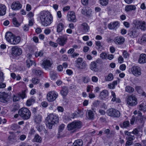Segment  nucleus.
Wrapping results in <instances>:
<instances>
[{
  "instance_id": "obj_1",
  "label": "nucleus",
  "mask_w": 146,
  "mask_h": 146,
  "mask_svg": "<svg viewBox=\"0 0 146 146\" xmlns=\"http://www.w3.org/2000/svg\"><path fill=\"white\" fill-rule=\"evenodd\" d=\"M39 17L42 25L44 27L50 25L53 21V18L50 13L48 11H41L39 15Z\"/></svg>"
},
{
  "instance_id": "obj_2",
  "label": "nucleus",
  "mask_w": 146,
  "mask_h": 146,
  "mask_svg": "<svg viewBox=\"0 0 146 146\" xmlns=\"http://www.w3.org/2000/svg\"><path fill=\"white\" fill-rule=\"evenodd\" d=\"M59 119L58 116L55 114L50 113L46 118V124L47 127L52 128L56 122H58Z\"/></svg>"
},
{
  "instance_id": "obj_3",
  "label": "nucleus",
  "mask_w": 146,
  "mask_h": 146,
  "mask_svg": "<svg viewBox=\"0 0 146 146\" xmlns=\"http://www.w3.org/2000/svg\"><path fill=\"white\" fill-rule=\"evenodd\" d=\"M19 116L23 119H29L31 115L30 110L26 108H23L20 109L18 111Z\"/></svg>"
},
{
  "instance_id": "obj_4",
  "label": "nucleus",
  "mask_w": 146,
  "mask_h": 146,
  "mask_svg": "<svg viewBox=\"0 0 146 146\" xmlns=\"http://www.w3.org/2000/svg\"><path fill=\"white\" fill-rule=\"evenodd\" d=\"M133 23L137 28H139L142 30H146V23L144 21H139L137 20H134Z\"/></svg>"
},
{
  "instance_id": "obj_5",
  "label": "nucleus",
  "mask_w": 146,
  "mask_h": 146,
  "mask_svg": "<svg viewBox=\"0 0 146 146\" xmlns=\"http://www.w3.org/2000/svg\"><path fill=\"white\" fill-rule=\"evenodd\" d=\"M53 64V62L50 58L44 59L41 65L43 68L45 70L49 69L50 68L52 67Z\"/></svg>"
},
{
  "instance_id": "obj_6",
  "label": "nucleus",
  "mask_w": 146,
  "mask_h": 146,
  "mask_svg": "<svg viewBox=\"0 0 146 146\" xmlns=\"http://www.w3.org/2000/svg\"><path fill=\"white\" fill-rule=\"evenodd\" d=\"M108 115L111 117H118L120 116V113L118 110L113 108H110L107 111Z\"/></svg>"
},
{
  "instance_id": "obj_7",
  "label": "nucleus",
  "mask_w": 146,
  "mask_h": 146,
  "mask_svg": "<svg viewBox=\"0 0 146 146\" xmlns=\"http://www.w3.org/2000/svg\"><path fill=\"white\" fill-rule=\"evenodd\" d=\"M127 103L130 106H134L137 103V99L134 95H130L128 97Z\"/></svg>"
},
{
  "instance_id": "obj_8",
  "label": "nucleus",
  "mask_w": 146,
  "mask_h": 146,
  "mask_svg": "<svg viewBox=\"0 0 146 146\" xmlns=\"http://www.w3.org/2000/svg\"><path fill=\"white\" fill-rule=\"evenodd\" d=\"M58 94L54 91L49 92L47 95V99L49 102H52L55 100L58 96Z\"/></svg>"
},
{
  "instance_id": "obj_9",
  "label": "nucleus",
  "mask_w": 146,
  "mask_h": 146,
  "mask_svg": "<svg viewBox=\"0 0 146 146\" xmlns=\"http://www.w3.org/2000/svg\"><path fill=\"white\" fill-rule=\"evenodd\" d=\"M132 74L136 77L140 76L141 74V68L138 66H133L131 68Z\"/></svg>"
},
{
  "instance_id": "obj_10",
  "label": "nucleus",
  "mask_w": 146,
  "mask_h": 146,
  "mask_svg": "<svg viewBox=\"0 0 146 146\" xmlns=\"http://www.w3.org/2000/svg\"><path fill=\"white\" fill-rule=\"evenodd\" d=\"M11 50L12 54L14 56H19L22 53L21 49L17 46H13L11 48Z\"/></svg>"
},
{
  "instance_id": "obj_11",
  "label": "nucleus",
  "mask_w": 146,
  "mask_h": 146,
  "mask_svg": "<svg viewBox=\"0 0 146 146\" xmlns=\"http://www.w3.org/2000/svg\"><path fill=\"white\" fill-rule=\"evenodd\" d=\"M10 97L8 94L5 92L0 93V100L1 102L6 103L7 102L10 100Z\"/></svg>"
},
{
  "instance_id": "obj_12",
  "label": "nucleus",
  "mask_w": 146,
  "mask_h": 146,
  "mask_svg": "<svg viewBox=\"0 0 146 146\" xmlns=\"http://www.w3.org/2000/svg\"><path fill=\"white\" fill-rule=\"evenodd\" d=\"M99 60H97L96 61H93L91 62L90 64V68L93 71L95 72H98L99 69L97 67V63L98 62Z\"/></svg>"
},
{
  "instance_id": "obj_13",
  "label": "nucleus",
  "mask_w": 146,
  "mask_h": 146,
  "mask_svg": "<svg viewBox=\"0 0 146 146\" xmlns=\"http://www.w3.org/2000/svg\"><path fill=\"white\" fill-rule=\"evenodd\" d=\"M68 20L69 21L75 22L76 21V19L74 13L73 11L69 12L67 15Z\"/></svg>"
},
{
  "instance_id": "obj_14",
  "label": "nucleus",
  "mask_w": 146,
  "mask_h": 146,
  "mask_svg": "<svg viewBox=\"0 0 146 146\" xmlns=\"http://www.w3.org/2000/svg\"><path fill=\"white\" fill-rule=\"evenodd\" d=\"M82 123L80 121H73L71 123L68 124L67 128H80L82 127Z\"/></svg>"
},
{
  "instance_id": "obj_15",
  "label": "nucleus",
  "mask_w": 146,
  "mask_h": 146,
  "mask_svg": "<svg viewBox=\"0 0 146 146\" xmlns=\"http://www.w3.org/2000/svg\"><path fill=\"white\" fill-rule=\"evenodd\" d=\"M66 36H60L57 40V42L60 45L62 46L66 43Z\"/></svg>"
},
{
  "instance_id": "obj_16",
  "label": "nucleus",
  "mask_w": 146,
  "mask_h": 146,
  "mask_svg": "<svg viewBox=\"0 0 146 146\" xmlns=\"http://www.w3.org/2000/svg\"><path fill=\"white\" fill-rule=\"evenodd\" d=\"M22 7V5L19 1L13 2L11 5L12 9L14 10H19Z\"/></svg>"
},
{
  "instance_id": "obj_17",
  "label": "nucleus",
  "mask_w": 146,
  "mask_h": 146,
  "mask_svg": "<svg viewBox=\"0 0 146 146\" xmlns=\"http://www.w3.org/2000/svg\"><path fill=\"white\" fill-rule=\"evenodd\" d=\"M125 40V38L122 36L116 37L114 40V42L116 44L119 45L123 44Z\"/></svg>"
},
{
  "instance_id": "obj_18",
  "label": "nucleus",
  "mask_w": 146,
  "mask_h": 146,
  "mask_svg": "<svg viewBox=\"0 0 146 146\" xmlns=\"http://www.w3.org/2000/svg\"><path fill=\"white\" fill-rule=\"evenodd\" d=\"M80 29L82 32L87 33L89 31L90 27L87 23H84L81 24Z\"/></svg>"
},
{
  "instance_id": "obj_19",
  "label": "nucleus",
  "mask_w": 146,
  "mask_h": 146,
  "mask_svg": "<svg viewBox=\"0 0 146 146\" xmlns=\"http://www.w3.org/2000/svg\"><path fill=\"white\" fill-rule=\"evenodd\" d=\"M109 92L106 90H102L100 93L99 96L100 98L102 100H104L108 96Z\"/></svg>"
},
{
  "instance_id": "obj_20",
  "label": "nucleus",
  "mask_w": 146,
  "mask_h": 146,
  "mask_svg": "<svg viewBox=\"0 0 146 146\" xmlns=\"http://www.w3.org/2000/svg\"><path fill=\"white\" fill-rule=\"evenodd\" d=\"M82 13L85 15H90L91 14V10L88 7H84L82 9Z\"/></svg>"
},
{
  "instance_id": "obj_21",
  "label": "nucleus",
  "mask_w": 146,
  "mask_h": 146,
  "mask_svg": "<svg viewBox=\"0 0 146 146\" xmlns=\"http://www.w3.org/2000/svg\"><path fill=\"white\" fill-rule=\"evenodd\" d=\"M138 62L140 64H143L146 63V54H140L138 59Z\"/></svg>"
},
{
  "instance_id": "obj_22",
  "label": "nucleus",
  "mask_w": 146,
  "mask_h": 146,
  "mask_svg": "<svg viewBox=\"0 0 146 146\" xmlns=\"http://www.w3.org/2000/svg\"><path fill=\"white\" fill-rule=\"evenodd\" d=\"M9 133L11 134L8 138V139L10 143H13L17 141V138L15 135L14 134V132L10 131Z\"/></svg>"
},
{
  "instance_id": "obj_23",
  "label": "nucleus",
  "mask_w": 146,
  "mask_h": 146,
  "mask_svg": "<svg viewBox=\"0 0 146 146\" xmlns=\"http://www.w3.org/2000/svg\"><path fill=\"white\" fill-rule=\"evenodd\" d=\"M14 35L11 32H7L6 33L5 38L6 40L10 43L11 42V40L13 38Z\"/></svg>"
},
{
  "instance_id": "obj_24",
  "label": "nucleus",
  "mask_w": 146,
  "mask_h": 146,
  "mask_svg": "<svg viewBox=\"0 0 146 146\" xmlns=\"http://www.w3.org/2000/svg\"><path fill=\"white\" fill-rule=\"evenodd\" d=\"M20 37L19 36L15 37L14 36L13 39L11 40V43L13 44H17L20 41Z\"/></svg>"
},
{
  "instance_id": "obj_25",
  "label": "nucleus",
  "mask_w": 146,
  "mask_h": 146,
  "mask_svg": "<svg viewBox=\"0 0 146 146\" xmlns=\"http://www.w3.org/2000/svg\"><path fill=\"white\" fill-rule=\"evenodd\" d=\"M35 122L36 123H40L42 119V116L40 114L35 115L34 117Z\"/></svg>"
},
{
  "instance_id": "obj_26",
  "label": "nucleus",
  "mask_w": 146,
  "mask_h": 146,
  "mask_svg": "<svg viewBox=\"0 0 146 146\" xmlns=\"http://www.w3.org/2000/svg\"><path fill=\"white\" fill-rule=\"evenodd\" d=\"M6 8L5 5L0 4V16H3L6 13Z\"/></svg>"
},
{
  "instance_id": "obj_27",
  "label": "nucleus",
  "mask_w": 146,
  "mask_h": 146,
  "mask_svg": "<svg viewBox=\"0 0 146 146\" xmlns=\"http://www.w3.org/2000/svg\"><path fill=\"white\" fill-rule=\"evenodd\" d=\"M119 23L117 21L111 23L108 25V27L110 29H113L117 28L118 26Z\"/></svg>"
},
{
  "instance_id": "obj_28",
  "label": "nucleus",
  "mask_w": 146,
  "mask_h": 146,
  "mask_svg": "<svg viewBox=\"0 0 146 146\" xmlns=\"http://www.w3.org/2000/svg\"><path fill=\"white\" fill-rule=\"evenodd\" d=\"M35 102V98L34 97H31L27 100L26 103V105L27 106H30Z\"/></svg>"
},
{
  "instance_id": "obj_29",
  "label": "nucleus",
  "mask_w": 146,
  "mask_h": 146,
  "mask_svg": "<svg viewBox=\"0 0 146 146\" xmlns=\"http://www.w3.org/2000/svg\"><path fill=\"white\" fill-rule=\"evenodd\" d=\"M61 94L64 97L66 96L68 93V89L67 87L66 86L63 87L61 91Z\"/></svg>"
},
{
  "instance_id": "obj_30",
  "label": "nucleus",
  "mask_w": 146,
  "mask_h": 146,
  "mask_svg": "<svg viewBox=\"0 0 146 146\" xmlns=\"http://www.w3.org/2000/svg\"><path fill=\"white\" fill-rule=\"evenodd\" d=\"M87 116L88 118L90 120H93L94 117V113L91 110L88 111Z\"/></svg>"
},
{
  "instance_id": "obj_31",
  "label": "nucleus",
  "mask_w": 146,
  "mask_h": 146,
  "mask_svg": "<svg viewBox=\"0 0 146 146\" xmlns=\"http://www.w3.org/2000/svg\"><path fill=\"white\" fill-rule=\"evenodd\" d=\"M128 35L132 38H134L137 37V34L136 29H133L132 31L129 32Z\"/></svg>"
},
{
  "instance_id": "obj_32",
  "label": "nucleus",
  "mask_w": 146,
  "mask_h": 146,
  "mask_svg": "<svg viewBox=\"0 0 146 146\" xmlns=\"http://www.w3.org/2000/svg\"><path fill=\"white\" fill-rule=\"evenodd\" d=\"M87 66V64L85 61H83L80 64L76 66V67L79 69L82 70L85 69Z\"/></svg>"
},
{
  "instance_id": "obj_33",
  "label": "nucleus",
  "mask_w": 146,
  "mask_h": 146,
  "mask_svg": "<svg viewBox=\"0 0 146 146\" xmlns=\"http://www.w3.org/2000/svg\"><path fill=\"white\" fill-rule=\"evenodd\" d=\"M32 141L33 142L40 143L42 142L41 138L38 134L35 135L34 138L33 139Z\"/></svg>"
},
{
  "instance_id": "obj_34",
  "label": "nucleus",
  "mask_w": 146,
  "mask_h": 146,
  "mask_svg": "<svg viewBox=\"0 0 146 146\" xmlns=\"http://www.w3.org/2000/svg\"><path fill=\"white\" fill-rule=\"evenodd\" d=\"M64 129V128H59L58 133L59 137H63L65 136L66 133Z\"/></svg>"
},
{
  "instance_id": "obj_35",
  "label": "nucleus",
  "mask_w": 146,
  "mask_h": 146,
  "mask_svg": "<svg viewBox=\"0 0 146 146\" xmlns=\"http://www.w3.org/2000/svg\"><path fill=\"white\" fill-rule=\"evenodd\" d=\"M139 108L140 111H143L144 112L146 111V102L142 103L139 106Z\"/></svg>"
},
{
  "instance_id": "obj_36",
  "label": "nucleus",
  "mask_w": 146,
  "mask_h": 146,
  "mask_svg": "<svg viewBox=\"0 0 146 146\" xmlns=\"http://www.w3.org/2000/svg\"><path fill=\"white\" fill-rule=\"evenodd\" d=\"M136 7L134 5H129L126 6L125 8V11H127L132 10H135L136 9Z\"/></svg>"
},
{
  "instance_id": "obj_37",
  "label": "nucleus",
  "mask_w": 146,
  "mask_h": 146,
  "mask_svg": "<svg viewBox=\"0 0 146 146\" xmlns=\"http://www.w3.org/2000/svg\"><path fill=\"white\" fill-rule=\"evenodd\" d=\"M64 29V25L62 23H59L57 26V32L58 33L61 32Z\"/></svg>"
},
{
  "instance_id": "obj_38",
  "label": "nucleus",
  "mask_w": 146,
  "mask_h": 146,
  "mask_svg": "<svg viewBox=\"0 0 146 146\" xmlns=\"http://www.w3.org/2000/svg\"><path fill=\"white\" fill-rule=\"evenodd\" d=\"M82 141L81 140H78L73 143L72 146H82Z\"/></svg>"
},
{
  "instance_id": "obj_39",
  "label": "nucleus",
  "mask_w": 146,
  "mask_h": 146,
  "mask_svg": "<svg viewBox=\"0 0 146 146\" xmlns=\"http://www.w3.org/2000/svg\"><path fill=\"white\" fill-rule=\"evenodd\" d=\"M125 91L128 93L133 92L134 91V89L130 86H127L125 88Z\"/></svg>"
},
{
  "instance_id": "obj_40",
  "label": "nucleus",
  "mask_w": 146,
  "mask_h": 146,
  "mask_svg": "<svg viewBox=\"0 0 146 146\" xmlns=\"http://www.w3.org/2000/svg\"><path fill=\"white\" fill-rule=\"evenodd\" d=\"M138 120H139V119H138L137 117H136L134 116H133L130 119V123L131 125H133L134 123L137 122Z\"/></svg>"
},
{
  "instance_id": "obj_41",
  "label": "nucleus",
  "mask_w": 146,
  "mask_h": 146,
  "mask_svg": "<svg viewBox=\"0 0 146 146\" xmlns=\"http://www.w3.org/2000/svg\"><path fill=\"white\" fill-rule=\"evenodd\" d=\"M120 125L121 127H122V126H123L124 127H129V121H124L123 123H120Z\"/></svg>"
},
{
  "instance_id": "obj_42",
  "label": "nucleus",
  "mask_w": 146,
  "mask_h": 146,
  "mask_svg": "<svg viewBox=\"0 0 146 146\" xmlns=\"http://www.w3.org/2000/svg\"><path fill=\"white\" fill-rule=\"evenodd\" d=\"M125 134H126V133H127V134L128 135L127 138L129 140L132 141V140H133L135 139V137L134 136L130 135L129 132L127 131H125Z\"/></svg>"
},
{
  "instance_id": "obj_43",
  "label": "nucleus",
  "mask_w": 146,
  "mask_h": 146,
  "mask_svg": "<svg viewBox=\"0 0 146 146\" xmlns=\"http://www.w3.org/2000/svg\"><path fill=\"white\" fill-rule=\"evenodd\" d=\"M50 75L51 79L52 80L55 79L57 77L56 73L53 71H51L50 72Z\"/></svg>"
},
{
  "instance_id": "obj_44",
  "label": "nucleus",
  "mask_w": 146,
  "mask_h": 146,
  "mask_svg": "<svg viewBox=\"0 0 146 146\" xmlns=\"http://www.w3.org/2000/svg\"><path fill=\"white\" fill-rule=\"evenodd\" d=\"M11 108L12 111L15 112L19 109V106L18 104H14L12 105Z\"/></svg>"
},
{
  "instance_id": "obj_45",
  "label": "nucleus",
  "mask_w": 146,
  "mask_h": 146,
  "mask_svg": "<svg viewBox=\"0 0 146 146\" xmlns=\"http://www.w3.org/2000/svg\"><path fill=\"white\" fill-rule=\"evenodd\" d=\"M40 81L39 79L36 78H33L32 79V82L34 84H38Z\"/></svg>"
},
{
  "instance_id": "obj_46",
  "label": "nucleus",
  "mask_w": 146,
  "mask_h": 146,
  "mask_svg": "<svg viewBox=\"0 0 146 146\" xmlns=\"http://www.w3.org/2000/svg\"><path fill=\"white\" fill-rule=\"evenodd\" d=\"M20 98L19 94L17 95H14L13 97V100L14 102H17L20 100Z\"/></svg>"
},
{
  "instance_id": "obj_47",
  "label": "nucleus",
  "mask_w": 146,
  "mask_h": 146,
  "mask_svg": "<svg viewBox=\"0 0 146 146\" xmlns=\"http://www.w3.org/2000/svg\"><path fill=\"white\" fill-rule=\"evenodd\" d=\"M108 0H100V3L103 6H106L108 3Z\"/></svg>"
},
{
  "instance_id": "obj_48",
  "label": "nucleus",
  "mask_w": 146,
  "mask_h": 146,
  "mask_svg": "<svg viewBox=\"0 0 146 146\" xmlns=\"http://www.w3.org/2000/svg\"><path fill=\"white\" fill-rule=\"evenodd\" d=\"M33 71L36 73L37 76H40L42 73V72L41 70H39L35 69L33 70Z\"/></svg>"
},
{
  "instance_id": "obj_49",
  "label": "nucleus",
  "mask_w": 146,
  "mask_h": 146,
  "mask_svg": "<svg viewBox=\"0 0 146 146\" xmlns=\"http://www.w3.org/2000/svg\"><path fill=\"white\" fill-rule=\"evenodd\" d=\"M13 24L16 27H18L20 25V24L18 23L16 18L14 17L13 19Z\"/></svg>"
},
{
  "instance_id": "obj_50",
  "label": "nucleus",
  "mask_w": 146,
  "mask_h": 146,
  "mask_svg": "<svg viewBox=\"0 0 146 146\" xmlns=\"http://www.w3.org/2000/svg\"><path fill=\"white\" fill-rule=\"evenodd\" d=\"M113 78V75L112 74H109L106 79L107 81H111L112 80Z\"/></svg>"
},
{
  "instance_id": "obj_51",
  "label": "nucleus",
  "mask_w": 146,
  "mask_h": 146,
  "mask_svg": "<svg viewBox=\"0 0 146 146\" xmlns=\"http://www.w3.org/2000/svg\"><path fill=\"white\" fill-rule=\"evenodd\" d=\"M111 101L113 102H115V103H119L121 102V101L120 99L119 98H112L111 99Z\"/></svg>"
},
{
  "instance_id": "obj_52",
  "label": "nucleus",
  "mask_w": 146,
  "mask_h": 146,
  "mask_svg": "<svg viewBox=\"0 0 146 146\" xmlns=\"http://www.w3.org/2000/svg\"><path fill=\"white\" fill-rule=\"evenodd\" d=\"M20 98L21 97L22 99H23L26 98V94L25 91H23L21 93L19 94Z\"/></svg>"
},
{
  "instance_id": "obj_53",
  "label": "nucleus",
  "mask_w": 146,
  "mask_h": 146,
  "mask_svg": "<svg viewBox=\"0 0 146 146\" xmlns=\"http://www.w3.org/2000/svg\"><path fill=\"white\" fill-rule=\"evenodd\" d=\"M89 80V78L88 77H82L83 82L85 83H88Z\"/></svg>"
},
{
  "instance_id": "obj_54",
  "label": "nucleus",
  "mask_w": 146,
  "mask_h": 146,
  "mask_svg": "<svg viewBox=\"0 0 146 146\" xmlns=\"http://www.w3.org/2000/svg\"><path fill=\"white\" fill-rule=\"evenodd\" d=\"M27 66L29 68L33 64V62L30 59H29L27 60Z\"/></svg>"
},
{
  "instance_id": "obj_55",
  "label": "nucleus",
  "mask_w": 146,
  "mask_h": 146,
  "mask_svg": "<svg viewBox=\"0 0 146 146\" xmlns=\"http://www.w3.org/2000/svg\"><path fill=\"white\" fill-rule=\"evenodd\" d=\"M43 52L42 50H40V51L37 52L36 53L35 56L36 57L40 56L41 57L43 56Z\"/></svg>"
},
{
  "instance_id": "obj_56",
  "label": "nucleus",
  "mask_w": 146,
  "mask_h": 146,
  "mask_svg": "<svg viewBox=\"0 0 146 146\" xmlns=\"http://www.w3.org/2000/svg\"><path fill=\"white\" fill-rule=\"evenodd\" d=\"M27 16L28 17H29V19H33V16L34 15V14L33 13V12H30L29 13L27 14Z\"/></svg>"
},
{
  "instance_id": "obj_57",
  "label": "nucleus",
  "mask_w": 146,
  "mask_h": 146,
  "mask_svg": "<svg viewBox=\"0 0 146 146\" xmlns=\"http://www.w3.org/2000/svg\"><path fill=\"white\" fill-rule=\"evenodd\" d=\"M100 57L103 59H105L107 58V55L106 53L102 52L100 54Z\"/></svg>"
},
{
  "instance_id": "obj_58",
  "label": "nucleus",
  "mask_w": 146,
  "mask_h": 146,
  "mask_svg": "<svg viewBox=\"0 0 146 146\" xmlns=\"http://www.w3.org/2000/svg\"><path fill=\"white\" fill-rule=\"evenodd\" d=\"M4 79L3 74L2 72L0 71V83H1L3 82Z\"/></svg>"
},
{
  "instance_id": "obj_59",
  "label": "nucleus",
  "mask_w": 146,
  "mask_h": 146,
  "mask_svg": "<svg viewBox=\"0 0 146 146\" xmlns=\"http://www.w3.org/2000/svg\"><path fill=\"white\" fill-rule=\"evenodd\" d=\"M82 61L83 59L82 58H78L76 61V66L82 62Z\"/></svg>"
},
{
  "instance_id": "obj_60",
  "label": "nucleus",
  "mask_w": 146,
  "mask_h": 146,
  "mask_svg": "<svg viewBox=\"0 0 146 146\" xmlns=\"http://www.w3.org/2000/svg\"><path fill=\"white\" fill-rule=\"evenodd\" d=\"M49 44L50 46L55 47H56L58 46L57 43L51 41H50L49 42Z\"/></svg>"
},
{
  "instance_id": "obj_61",
  "label": "nucleus",
  "mask_w": 146,
  "mask_h": 146,
  "mask_svg": "<svg viewBox=\"0 0 146 146\" xmlns=\"http://www.w3.org/2000/svg\"><path fill=\"white\" fill-rule=\"evenodd\" d=\"M77 113L80 117H82L84 114L83 111L80 109H78V110Z\"/></svg>"
},
{
  "instance_id": "obj_62",
  "label": "nucleus",
  "mask_w": 146,
  "mask_h": 146,
  "mask_svg": "<svg viewBox=\"0 0 146 146\" xmlns=\"http://www.w3.org/2000/svg\"><path fill=\"white\" fill-rule=\"evenodd\" d=\"M123 56L125 58H127L129 56V54L126 51L124 50L123 52Z\"/></svg>"
},
{
  "instance_id": "obj_63",
  "label": "nucleus",
  "mask_w": 146,
  "mask_h": 146,
  "mask_svg": "<svg viewBox=\"0 0 146 146\" xmlns=\"http://www.w3.org/2000/svg\"><path fill=\"white\" fill-rule=\"evenodd\" d=\"M100 104V102L98 100H96L93 103V106L95 107H98Z\"/></svg>"
},
{
  "instance_id": "obj_64",
  "label": "nucleus",
  "mask_w": 146,
  "mask_h": 146,
  "mask_svg": "<svg viewBox=\"0 0 146 146\" xmlns=\"http://www.w3.org/2000/svg\"><path fill=\"white\" fill-rule=\"evenodd\" d=\"M142 42H146V35H144L141 39Z\"/></svg>"
}]
</instances>
